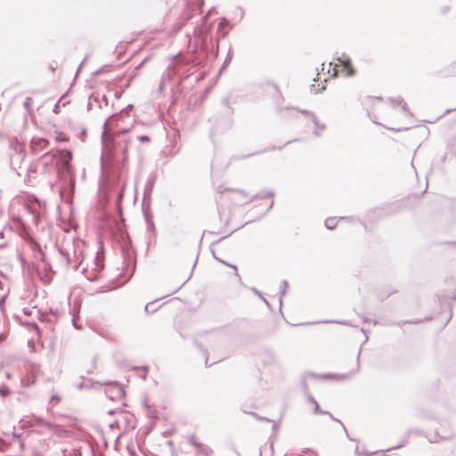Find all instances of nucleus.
I'll list each match as a JSON object with an SVG mask.
<instances>
[{
    "label": "nucleus",
    "instance_id": "obj_27",
    "mask_svg": "<svg viewBox=\"0 0 456 456\" xmlns=\"http://www.w3.org/2000/svg\"><path fill=\"white\" fill-rule=\"evenodd\" d=\"M312 121L314 122V124H315V125L317 124L315 117H312Z\"/></svg>",
    "mask_w": 456,
    "mask_h": 456
},
{
    "label": "nucleus",
    "instance_id": "obj_4",
    "mask_svg": "<svg viewBox=\"0 0 456 456\" xmlns=\"http://www.w3.org/2000/svg\"><path fill=\"white\" fill-rule=\"evenodd\" d=\"M225 191H227V195L223 197L224 191L221 190V187H219L217 189V194H219V196L216 197V201L220 205H222V201L224 200V198L228 199L232 201H234L240 195V192L237 191H232V190H225Z\"/></svg>",
    "mask_w": 456,
    "mask_h": 456
},
{
    "label": "nucleus",
    "instance_id": "obj_30",
    "mask_svg": "<svg viewBox=\"0 0 456 456\" xmlns=\"http://www.w3.org/2000/svg\"><path fill=\"white\" fill-rule=\"evenodd\" d=\"M356 452H357V453H359V454H360V453H362V452H360V450H359V447H358V446L356 447Z\"/></svg>",
    "mask_w": 456,
    "mask_h": 456
},
{
    "label": "nucleus",
    "instance_id": "obj_28",
    "mask_svg": "<svg viewBox=\"0 0 456 456\" xmlns=\"http://www.w3.org/2000/svg\"><path fill=\"white\" fill-rule=\"evenodd\" d=\"M52 401L53 400H59V398L56 396V395H53L52 398H51Z\"/></svg>",
    "mask_w": 456,
    "mask_h": 456
},
{
    "label": "nucleus",
    "instance_id": "obj_13",
    "mask_svg": "<svg viewBox=\"0 0 456 456\" xmlns=\"http://www.w3.org/2000/svg\"><path fill=\"white\" fill-rule=\"evenodd\" d=\"M305 455L304 456H318L317 453L312 450H305L304 451Z\"/></svg>",
    "mask_w": 456,
    "mask_h": 456
},
{
    "label": "nucleus",
    "instance_id": "obj_31",
    "mask_svg": "<svg viewBox=\"0 0 456 456\" xmlns=\"http://www.w3.org/2000/svg\"><path fill=\"white\" fill-rule=\"evenodd\" d=\"M58 110V104L55 105L54 111L57 112Z\"/></svg>",
    "mask_w": 456,
    "mask_h": 456
},
{
    "label": "nucleus",
    "instance_id": "obj_11",
    "mask_svg": "<svg viewBox=\"0 0 456 456\" xmlns=\"http://www.w3.org/2000/svg\"><path fill=\"white\" fill-rule=\"evenodd\" d=\"M137 139L141 142H150V137L147 136V135H140L137 137Z\"/></svg>",
    "mask_w": 456,
    "mask_h": 456
},
{
    "label": "nucleus",
    "instance_id": "obj_26",
    "mask_svg": "<svg viewBox=\"0 0 456 456\" xmlns=\"http://www.w3.org/2000/svg\"><path fill=\"white\" fill-rule=\"evenodd\" d=\"M191 443L195 445V446H198V444L193 440V438L191 439Z\"/></svg>",
    "mask_w": 456,
    "mask_h": 456
},
{
    "label": "nucleus",
    "instance_id": "obj_7",
    "mask_svg": "<svg viewBox=\"0 0 456 456\" xmlns=\"http://www.w3.org/2000/svg\"><path fill=\"white\" fill-rule=\"evenodd\" d=\"M390 103H391L392 106L402 105V109H403V112L410 113L409 110L407 108L406 103L403 102L402 98L399 97V98H396V99H391L390 100Z\"/></svg>",
    "mask_w": 456,
    "mask_h": 456
},
{
    "label": "nucleus",
    "instance_id": "obj_21",
    "mask_svg": "<svg viewBox=\"0 0 456 456\" xmlns=\"http://www.w3.org/2000/svg\"><path fill=\"white\" fill-rule=\"evenodd\" d=\"M66 139L64 137H61V136H57L56 137V141L58 142H62V141H65Z\"/></svg>",
    "mask_w": 456,
    "mask_h": 456
},
{
    "label": "nucleus",
    "instance_id": "obj_19",
    "mask_svg": "<svg viewBox=\"0 0 456 456\" xmlns=\"http://www.w3.org/2000/svg\"><path fill=\"white\" fill-rule=\"evenodd\" d=\"M369 115H370L371 118H374V119H373V122H374V123H377V120H376V118H374V117H373V112H371L370 110H369Z\"/></svg>",
    "mask_w": 456,
    "mask_h": 456
},
{
    "label": "nucleus",
    "instance_id": "obj_17",
    "mask_svg": "<svg viewBox=\"0 0 456 456\" xmlns=\"http://www.w3.org/2000/svg\"><path fill=\"white\" fill-rule=\"evenodd\" d=\"M48 166H49V162H48V161H45V162L44 163V171H45V172L49 171V167H48Z\"/></svg>",
    "mask_w": 456,
    "mask_h": 456
},
{
    "label": "nucleus",
    "instance_id": "obj_8",
    "mask_svg": "<svg viewBox=\"0 0 456 456\" xmlns=\"http://www.w3.org/2000/svg\"><path fill=\"white\" fill-rule=\"evenodd\" d=\"M338 224V219L336 217L327 218L325 221V226L327 229L332 230L336 227Z\"/></svg>",
    "mask_w": 456,
    "mask_h": 456
},
{
    "label": "nucleus",
    "instance_id": "obj_14",
    "mask_svg": "<svg viewBox=\"0 0 456 456\" xmlns=\"http://www.w3.org/2000/svg\"><path fill=\"white\" fill-rule=\"evenodd\" d=\"M310 401H311V402L314 403V411H315V412H318V411H319V404H318V403H317L314 399H313V398H310Z\"/></svg>",
    "mask_w": 456,
    "mask_h": 456
},
{
    "label": "nucleus",
    "instance_id": "obj_23",
    "mask_svg": "<svg viewBox=\"0 0 456 456\" xmlns=\"http://www.w3.org/2000/svg\"><path fill=\"white\" fill-rule=\"evenodd\" d=\"M42 425L47 427L48 428H51V424L49 423L42 422Z\"/></svg>",
    "mask_w": 456,
    "mask_h": 456
},
{
    "label": "nucleus",
    "instance_id": "obj_18",
    "mask_svg": "<svg viewBox=\"0 0 456 456\" xmlns=\"http://www.w3.org/2000/svg\"><path fill=\"white\" fill-rule=\"evenodd\" d=\"M62 153H64L67 157H69V159H70L71 154H70V152H69V151H62Z\"/></svg>",
    "mask_w": 456,
    "mask_h": 456
},
{
    "label": "nucleus",
    "instance_id": "obj_22",
    "mask_svg": "<svg viewBox=\"0 0 456 456\" xmlns=\"http://www.w3.org/2000/svg\"><path fill=\"white\" fill-rule=\"evenodd\" d=\"M72 322H73V325H74V327H75L76 329H80V327H78V326L77 325V323H76V318H75V317L73 318Z\"/></svg>",
    "mask_w": 456,
    "mask_h": 456
},
{
    "label": "nucleus",
    "instance_id": "obj_20",
    "mask_svg": "<svg viewBox=\"0 0 456 456\" xmlns=\"http://www.w3.org/2000/svg\"><path fill=\"white\" fill-rule=\"evenodd\" d=\"M369 115H370L371 118H374V119H373V122H374V123H377V120H376V118H374V117H373V112H371L370 110H369Z\"/></svg>",
    "mask_w": 456,
    "mask_h": 456
},
{
    "label": "nucleus",
    "instance_id": "obj_12",
    "mask_svg": "<svg viewBox=\"0 0 456 456\" xmlns=\"http://www.w3.org/2000/svg\"><path fill=\"white\" fill-rule=\"evenodd\" d=\"M22 382H23L26 386L29 387V386H31V385H33V384L35 383V379H34V378H33V379H28V380L23 379V380H22Z\"/></svg>",
    "mask_w": 456,
    "mask_h": 456
},
{
    "label": "nucleus",
    "instance_id": "obj_9",
    "mask_svg": "<svg viewBox=\"0 0 456 456\" xmlns=\"http://www.w3.org/2000/svg\"><path fill=\"white\" fill-rule=\"evenodd\" d=\"M287 287H288V283H287V281H283L281 282V298H280V302H281V297H282V296H284Z\"/></svg>",
    "mask_w": 456,
    "mask_h": 456
},
{
    "label": "nucleus",
    "instance_id": "obj_25",
    "mask_svg": "<svg viewBox=\"0 0 456 456\" xmlns=\"http://www.w3.org/2000/svg\"><path fill=\"white\" fill-rule=\"evenodd\" d=\"M337 74H338V70L336 69V68H334V69H333V74H332V76H333V77H336V76H337Z\"/></svg>",
    "mask_w": 456,
    "mask_h": 456
},
{
    "label": "nucleus",
    "instance_id": "obj_16",
    "mask_svg": "<svg viewBox=\"0 0 456 456\" xmlns=\"http://www.w3.org/2000/svg\"><path fill=\"white\" fill-rule=\"evenodd\" d=\"M8 393V390L7 388H4V387H1L0 388V395H2L3 396H5Z\"/></svg>",
    "mask_w": 456,
    "mask_h": 456
},
{
    "label": "nucleus",
    "instance_id": "obj_29",
    "mask_svg": "<svg viewBox=\"0 0 456 456\" xmlns=\"http://www.w3.org/2000/svg\"><path fill=\"white\" fill-rule=\"evenodd\" d=\"M228 265L231 266L232 268H233L237 272V267L235 265Z\"/></svg>",
    "mask_w": 456,
    "mask_h": 456
},
{
    "label": "nucleus",
    "instance_id": "obj_24",
    "mask_svg": "<svg viewBox=\"0 0 456 456\" xmlns=\"http://www.w3.org/2000/svg\"><path fill=\"white\" fill-rule=\"evenodd\" d=\"M152 305V303L146 305L145 311L148 312L150 310V306Z\"/></svg>",
    "mask_w": 456,
    "mask_h": 456
},
{
    "label": "nucleus",
    "instance_id": "obj_2",
    "mask_svg": "<svg viewBox=\"0 0 456 456\" xmlns=\"http://www.w3.org/2000/svg\"><path fill=\"white\" fill-rule=\"evenodd\" d=\"M102 268L103 257L100 253H97L91 265L83 267L82 272L88 281H93L100 277Z\"/></svg>",
    "mask_w": 456,
    "mask_h": 456
},
{
    "label": "nucleus",
    "instance_id": "obj_6",
    "mask_svg": "<svg viewBox=\"0 0 456 456\" xmlns=\"http://www.w3.org/2000/svg\"><path fill=\"white\" fill-rule=\"evenodd\" d=\"M338 61L343 66L341 72L344 73L345 76L348 77L354 74V69L350 65V60L347 57L343 55L342 57L338 58Z\"/></svg>",
    "mask_w": 456,
    "mask_h": 456
},
{
    "label": "nucleus",
    "instance_id": "obj_15",
    "mask_svg": "<svg viewBox=\"0 0 456 456\" xmlns=\"http://www.w3.org/2000/svg\"><path fill=\"white\" fill-rule=\"evenodd\" d=\"M52 279L51 273H46L45 277H42L44 282H49Z\"/></svg>",
    "mask_w": 456,
    "mask_h": 456
},
{
    "label": "nucleus",
    "instance_id": "obj_5",
    "mask_svg": "<svg viewBox=\"0 0 456 456\" xmlns=\"http://www.w3.org/2000/svg\"><path fill=\"white\" fill-rule=\"evenodd\" d=\"M48 145V141L44 138L34 137L30 142L31 149L34 152H39L45 149Z\"/></svg>",
    "mask_w": 456,
    "mask_h": 456
},
{
    "label": "nucleus",
    "instance_id": "obj_3",
    "mask_svg": "<svg viewBox=\"0 0 456 456\" xmlns=\"http://www.w3.org/2000/svg\"><path fill=\"white\" fill-rule=\"evenodd\" d=\"M367 107L369 108V110L373 112L374 118H379L380 115H377V111L382 110L384 107V102L379 98L375 99H370L366 102Z\"/></svg>",
    "mask_w": 456,
    "mask_h": 456
},
{
    "label": "nucleus",
    "instance_id": "obj_1",
    "mask_svg": "<svg viewBox=\"0 0 456 456\" xmlns=\"http://www.w3.org/2000/svg\"><path fill=\"white\" fill-rule=\"evenodd\" d=\"M110 118L107 119L104 122L103 125V132L102 134V141L105 148H108L110 144L115 147V144L117 143L118 147L120 148L122 156H123V161H126L128 159V147L131 142V138L126 137L124 139L118 140L121 134H126L128 132V129H121L118 130L114 133H110V125L109 124Z\"/></svg>",
    "mask_w": 456,
    "mask_h": 456
},
{
    "label": "nucleus",
    "instance_id": "obj_10",
    "mask_svg": "<svg viewBox=\"0 0 456 456\" xmlns=\"http://www.w3.org/2000/svg\"><path fill=\"white\" fill-rule=\"evenodd\" d=\"M55 157H56V155L53 153H51V152L44 155V158H49L51 162H56ZM54 164L57 165V163H54Z\"/></svg>",
    "mask_w": 456,
    "mask_h": 456
}]
</instances>
